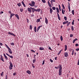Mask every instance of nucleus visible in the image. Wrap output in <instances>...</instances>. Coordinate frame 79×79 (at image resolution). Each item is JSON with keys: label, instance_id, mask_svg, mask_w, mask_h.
<instances>
[{"label": "nucleus", "instance_id": "f257e3e1", "mask_svg": "<svg viewBox=\"0 0 79 79\" xmlns=\"http://www.w3.org/2000/svg\"><path fill=\"white\" fill-rule=\"evenodd\" d=\"M58 68H59V76H61L62 73H61L62 72H61L62 69V67L61 65H60L58 66Z\"/></svg>", "mask_w": 79, "mask_h": 79}, {"label": "nucleus", "instance_id": "f03ea898", "mask_svg": "<svg viewBox=\"0 0 79 79\" xmlns=\"http://www.w3.org/2000/svg\"><path fill=\"white\" fill-rule=\"evenodd\" d=\"M27 10L28 12H29V13H32V10H31V7L30 8H28Z\"/></svg>", "mask_w": 79, "mask_h": 79}, {"label": "nucleus", "instance_id": "7ed1b4c3", "mask_svg": "<svg viewBox=\"0 0 79 79\" xmlns=\"http://www.w3.org/2000/svg\"><path fill=\"white\" fill-rule=\"evenodd\" d=\"M1 60L3 62H5V61H4V60L3 59V57L2 56V55H1V58H0Z\"/></svg>", "mask_w": 79, "mask_h": 79}, {"label": "nucleus", "instance_id": "20e7f679", "mask_svg": "<svg viewBox=\"0 0 79 79\" xmlns=\"http://www.w3.org/2000/svg\"><path fill=\"white\" fill-rule=\"evenodd\" d=\"M45 23L46 24H48V19H47V17L45 18Z\"/></svg>", "mask_w": 79, "mask_h": 79}, {"label": "nucleus", "instance_id": "39448f33", "mask_svg": "<svg viewBox=\"0 0 79 79\" xmlns=\"http://www.w3.org/2000/svg\"><path fill=\"white\" fill-rule=\"evenodd\" d=\"M57 15L59 20H61V18H60V15H59V14H58V13H57Z\"/></svg>", "mask_w": 79, "mask_h": 79}, {"label": "nucleus", "instance_id": "423d86ee", "mask_svg": "<svg viewBox=\"0 0 79 79\" xmlns=\"http://www.w3.org/2000/svg\"><path fill=\"white\" fill-rule=\"evenodd\" d=\"M48 4L49 7H50V8H52V5L50 4V2L49 1H48Z\"/></svg>", "mask_w": 79, "mask_h": 79}, {"label": "nucleus", "instance_id": "0eeeda50", "mask_svg": "<svg viewBox=\"0 0 79 79\" xmlns=\"http://www.w3.org/2000/svg\"><path fill=\"white\" fill-rule=\"evenodd\" d=\"M64 55L65 57H67L68 56V52H65L64 53Z\"/></svg>", "mask_w": 79, "mask_h": 79}, {"label": "nucleus", "instance_id": "6e6552de", "mask_svg": "<svg viewBox=\"0 0 79 79\" xmlns=\"http://www.w3.org/2000/svg\"><path fill=\"white\" fill-rule=\"evenodd\" d=\"M42 27V25L40 26L39 27H38V28L37 29V32L39 31V29H40V27Z\"/></svg>", "mask_w": 79, "mask_h": 79}, {"label": "nucleus", "instance_id": "1a4fd4ad", "mask_svg": "<svg viewBox=\"0 0 79 79\" xmlns=\"http://www.w3.org/2000/svg\"><path fill=\"white\" fill-rule=\"evenodd\" d=\"M15 14L11 13L10 15V19L12 18V17L13 16H15Z\"/></svg>", "mask_w": 79, "mask_h": 79}, {"label": "nucleus", "instance_id": "9d476101", "mask_svg": "<svg viewBox=\"0 0 79 79\" xmlns=\"http://www.w3.org/2000/svg\"><path fill=\"white\" fill-rule=\"evenodd\" d=\"M31 10H32V11H36V9L34 8H32V7H31Z\"/></svg>", "mask_w": 79, "mask_h": 79}, {"label": "nucleus", "instance_id": "9b49d317", "mask_svg": "<svg viewBox=\"0 0 79 79\" xmlns=\"http://www.w3.org/2000/svg\"><path fill=\"white\" fill-rule=\"evenodd\" d=\"M8 34H10V35H14V36H16V35H14L12 33H11V32H8Z\"/></svg>", "mask_w": 79, "mask_h": 79}, {"label": "nucleus", "instance_id": "f8f14e48", "mask_svg": "<svg viewBox=\"0 0 79 79\" xmlns=\"http://www.w3.org/2000/svg\"><path fill=\"white\" fill-rule=\"evenodd\" d=\"M50 10V12L51 14H52V12H53V10H52V8H49Z\"/></svg>", "mask_w": 79, "mask_h": 79}, {"label": "nucleus", "instance_id": "ddd939ff", "mask_svg": "<svg viewBox=\"0 0 79 79\" xmlns=\"http://www.w3.org/2000/svg\"><path fill=\"white\" fill-rule=\"evenodd\" d=\"M9 64H10V65L9 66H10V67H13V64H12V63L11 62H9Z\"/></svg>", "mask_w": 79, "mask_h": 79}, {"label": "nucleus", "instance_id": "4468645a", "mask_svg": "<svg viewBox=\"0 0 79 79\" xmlns=\"http://www.w3.org/2000/svg\"><path fill=\"white\" fill-rule=\"evenodd\" d=\"M39 50H44V48L42 47H40Z\"/></svg>", "mask_w": 79, "mask_h": 79}, {"label": "nucleus", "instance_id": "2eb2a0df", "mask_svg": "<svg viewBox=\"0 0 79 79\" xmlns=\"http://www.w3.org/2000/svg\"><path fill=\"white\" fill-rule=\"evenodd\" d=\"M26 73H28V74H31V71H29V70H27V72Z\"/></svg>", "mask_w": 79, "mask_h": 79}, {"label": "nucleus", "instance_id": "dca6fc26", "mask_svg": "<svg viewBox=\"0 0 79 79\" xmlns=\"http://www.w3.org/2000/svg\"><path fill=\"white\" fill-rule=\"evenodd\" d=\"M76 40H77V39L76 38L75 39H74L73 41V43H74V42H75Z\"/></svg>", "mask_w": 79, "mask_h": 79}, {"label": "nucleus", "instance_id": "f3484780", "mask_svg": "<svg viewBox=\"0 0 79 79\" xmlns=\"http://www.w3.org/2000/svg\"><path fill=\"white\" fill-rule=\"evenodd\" d=\"M40 9H37V10L36 9V11H38V12H40Z\"/></svg>", "mask_w": 79, "mask_h": 79}, {"label": "nucleus", "instance_id": "a211bd4d", "mask_svg": "<svg viewBox=\"0 0 79 79\" xmlns=\"http://www.w3.org/2000/svg\"><path fill=\"white\" fill-rule=\"evenodd\" d=\"M67 50V45H65V49L64 51H66V50Z\"/></svg>", "mask_w": 79, "mask_h": 79}, {"label": "nucleus", "instance_id": "6ab92c4d", "mask_svg": "<svg viewBox=\"0 0 79 79\" xmlns=\"http://www.w3.org/2000/svg\"><path fill=\"white\" fill-rule=\"evenodd\" d=\"M68 23V21H65V22H64L63 23V24H67Z\"/></svg>", "mask_w": 79, "mask_h": 79}, {"label": "nucleus", "instance_id": "aec40b11", "mask_svg": "<svg viewBox=\"0 0 79 79\" xmlns=\"http://www.w3.org/2000/svg\"><path fill=\"white\" fill-rule=\"evenodd\" d=\"M31 3L33 5H34V6H35V2H34L31 1Z\"/></svg>", "mask_w": 79, "mask_h": 79}, {"label": "nucleus", "instance_id": "412c9836", "mask_svg": "<svg viewBox=\"0 0 79 79\" xmlns=\"http://www.w3.org/2000/svg\"><path fill=\"white\" fill-rule=\"evenodd\" d=\"M29 5L31 6H35L33 5L32 3H29Z\"/></svg>", "mask_w": 79, "mask_h": 79}, {"label": "nucleus", "instance_id": "4be33fe9", "mask_svg": "<svg viewBox=\"0 0 79 79\" xmlns=\"http://www.w3.org/2000/svg\"><path fill=\"white\" fill-rule=\"evenodd\" d=\"M8 52L10 53V54H12V52H11V50L10 49V50H9V49L8 50Z\"/></svg>", "mask_w": 79, "mask_h": 79}, {"label": "nucleus", "instance_id": "5701e85b", "mask_svg": "<svg viewBox=\"0 0 79 79\" xmlns=\"http://www.w3.org/2000/svg\"><path fill=\"white\" fill-rule=\"evenodd\" d=\"M30 30L32 29V26L31 25H30Z\"/></svg>", "mask_w": 79, "mask_h": 79}, {"label": "nucleus", "instance_id": "b1692460", "mask_svg": "<svg viewBox=\"0 0 79 79\" xmlns=\"http://www.w3.org/2000/svg\"><path fill=\"white\" fill-rule=\"evenodd\" d=\"M3 72H2V73L1 74V76L2 77H3V73H4Z\"/></svg>", "mask_w": 79, "mask_h": 79}, {"label": "nucleus", "instance_id": "393cba45", "mask_svg": "<svg viewBox=\"0 0 79 79\" xmlns=\"http://www.w3.org/2000/svg\"><path fill=\"white\" fill-rule=\"evenodd\" d=\"M62 6L63 10H64V9H65V7H64V5L63 4H62Z\"/></svg>", "mask_w": 79, "mask_h": 79}, {"label": "nucleus", "instance_id": "a878e982", "mask_svg": "<svg viewBox=\"0 0 79 79\" xmlns=\"http://www.w3.org/2000/svg\"><path fill=\"white\" fill-rule=\"evenodd\" d=\"M17 5L19 6H21V4L20 3H19L17 4Z\"/></svg>", "mask_w": 79, "mask_h": 79}, {"label": "nucleus", "instance_id": "bb28decb", "mask_svg": "<svg viewBox=\"0 0 79 79\" xmlns=\"http://www.w3.org/2000/svg\"><path fill=\"white\" fill-rule=\"evenodd\" d=\"M72 13L73 15H74V10H72Z\"/></svg>", "mask_w": 79, "mask_h": 79}, {"label": "nucleus", "instance_id": "cd10ccee", "mask_svg": "<svg viewBox=\"0 0 79 79\" xmlns=\"http://www.w3.org/2000/svg\"><path fill=\"white\" fill-rule=\"evenodd\" d=\"M45 60H43V63L42 64L43 65H44V64H45Z\"/></svg>", "mask_w": 79, "mask_h": 79}, {"label": "nucleus", "instance_id": "c85d7f7f", "mask_svg": "<svg viewBox=\"0 0 79 79\" xmlns=\"http://www.w3.org/2000/svg\"><path fill=\"white\" fill-rule=\"evenodd\" d=\"M60 39L61 41H63V37H62V35L60 36Z\"/></svg>", "mask_w": 79, "mask_h": 79}, {"label": "nucleus", "instance_id": "c756f323", "mask_svg": "<svg viewBox=\"0 0 79 79\" xmlns=\"http://www.w3.org/2000/svg\"><path fill=\"white\" fill-rule=\"evenodd\" d=\"M4 58H5V60H8V57H7V56H5V57H4Z\"/></svg>", "mask_w": 79, "mask_h": 79}, {"label": "nucleus", "instance_id": "7c9ffc66", "mask_svg": "<svg viewBox=\"0 0 79 79\" xmlns=\"http://www.w3.org/2000/svg\"><path fill=\"white\" fill-rule=\"evenodd\" d=\"M74 50H72V55H74Z\"/></svg>", "mask_w": 79, "mask_h": 79}, {"label": "nucleus", "instance_id": "2f4dec72", "mask_svg": "<svg viewBox=\"0 0 79 79\" xmlns=\"http://www.w3.org/2000/svg\"><path fill=\"white\" fill-rule=\"evenodd\" d=\"M52 9L53 10H56V7H52Z\"/></svg>", "mask_w": 79, "mask_h": 79}, {"label": "nucleus", "instance_id": "473e14b6", "mask_svg": "<svg viewBox=\"0 0 79 79\" xmlns=\"http://www.w3.org/2000/svg\"><path fill=\"white\" fill-rule=\"evenodd\" d=\"M39 21H40V19H37V20H36L37 23H39Z\"/></svg>", "mask_w": 79, "mask_h": 79}, {"label": "nucleus", "instance_id": "72a5a7b5", "mask_svg": "<svg viewBox=\"0 0 79 79\" xmlns=\"http://www.w3.org/2000/svg\"><path fill=\"white\" fill-rule=\"evenodd\" d=\"M12 69H13V67H10V66H9V69L11 70Z\"/></svg>", "mask_w": 79, "mask_h": 79}, {"label": "nucleus", "instance_id": "f704fd0d", "mask_svg": "<svg viewBox=\"0 0 79 79\" xmlns=\"http://www.w3.org/2000/svg\"><path fill=\"white\" fill-rule=\"evenodd\" d=\"M35 59H34L33 60V63H35Z\"/></svg>", "mask_w": 79, "mask_h": 79}, {"label": "nucleus", "instance_id": "c9c22d12", "mask_svg": "<svg viewBox=\"0 0 79 79\" xmlns=\"http://www.w3.org/2000/svg\"><path fill=\"white\" fill-rule=\"evenodd\" d=\"M64 19L65 21H67V17L66 16L64 17Z\"/></svg>", "mask_w": 79, "mask_h": 79}, {"label": "nucleus", "instance_id": "e433bc0d", "mask_svg": "<svg viewBox=\"0 0 79 79\" xmlns=\"http://www.w3.org/2000/svg\"><path fill=\"white\" fill-rule=\"evenodd\" d=\"M71 28L72 31H74V28L73 27V26H71Z\"/></svg>", "mask_w": 79, "mask_h": 79}, {"label": "nucleus", "instance_id": "4c0bfd02", "mask_svg": "<svg viewBox=\"0 0 79 79\" xmlns=\"http://www.w3.org/2000/svg\"><path fill=\"white\" fill-rule=\"evenodd\" d=\"M6 47L7 48H8V50H11V49H10V48H9L8 46H7Z\"/></svg>", "mask_w": 79, "mask_h": 79}, {"label": "nucleus", "instance_id": "58836bf2", "mask_svg": "<svg viewBox=\"0 0 79 79\" xmlns=\"http://www.w3.org/2000/svg\"><path fill=\"white\" fill-rule=\"evenodd\" d=\"M70 23H71V22H69L67 24V26H69L70 24Z\"/></svg>", "mask_w": 79, "mask_h": 79}, {"label": "nucleus", "instance_id": "ea45409f", "mask_svg": "<svg viewBox=\"0 0 79 79\" xmlns=\"http://www.w3.org/2000/svg\"><path fill=\"white\" fill-rule=\"evenodd\" d=\"M62 14H63V15L64 14V12L63 11V9H62Z\"/></svg>", "mask_w": 79, "mask_h": 79}, {"label": "nucleus", "instance_id": "a19ab883", "mask_svg": "<svg viewBox=\"0 0 79 79\" xmlns=\"http://www.w3.org/2000/svg\"><path fill=\"white\" fill-rule=\"evenodd\" d=\"M61 51L60 50L59 52V53H58V55H60V54L61 53Z\"/></svg>", "mask_w": 79, "mask_h": 79}, {"label": "nucleus", "instance_id": "79ce46f5", "mask_svg": "<svg viewBox=\"0 0 79 79\" xmlns=\"http://www.w3.org/2000/svg\"><path fill=\"white\" fill-rule=\"evenodd\" d=\"M50 61L51 62V63H53V60L51 59H50Z\"/></svg>", "mask_w": 79, "mask_h": 79}, {"label": "nucleus", "instance_id": "37998d69", "mask_svg": "<svg viewBox=\"0 0 79 79\" xmlns=\"http://www.w3.org/2000/svg\"><path fill=\"white\" fill-rule=\"evenodd\" d=\"M42 1L43 3H45L46 2L45 1V0H42Z\"/></svg>", "mask_w": 79, "mask_h": 79}, {"label": "nucleus", "instance_id": "c03bdc74", "mask_svg": "<svg viewBox=\"0 0 79 79\" xmlns=\"http://www.w3.org/2000/svg\"><path fill=\"white\" fill-rule=\"evenodd\" d=\"M21 12H23V9L20 8V9Z\"/></svg>", "mask_w": 79, "mask_h": 79}, {"label": "nucleus", "instance_id": "a18cd8bd", "mask_svg": "<svg viewBox=\"0 0 79 79\" xmlns=\"http://www.w3.org/2000/svg\"><path fill=\"white\" fill-rule=\"evenodd\" d=\"M10 44L11 45H12L13 46L14 45V43H10Z\"/></svg>", "mask_w": 79, "mask_h": 79}, {"label": "nucleus", "instance_id": "49530a36", "mask_svg": "<svg viewBox=\"0 0 79 79\" xmlns=\"http://www.w3.org/2000/svg\"><path fill=\"white\" fill-rule=\"evenodd\" d=\"M9 56L10 57V58H13V56Z\"/></svg>", "mask_w": 79, "mask_h": 79}, {"label": "nucleus", "instance_id": "de8ad7c7", "mask_svg": "<svg viewBox=\"0 0 79 79\" xmlns=\"http://www.w3.org/2000/svg\"><path fill=\"white\" fill-rule=\"evenodd\" d=\"M74 20H73L72 22V25H74Z\"/></svg>", "mask_w": 79, "mask_h": 79}, {"label": "nucleus", "instance_id": "09e8293b", "mask_svg": "<svg viewBox=\"0 0 79 79\" xmlns=\"http://www.w3.org/2000/svg\"><path fill=\"white\" fill-rule=\"evenodd\" d=\"M73 37V34L70 35V37Z\"/></svg>", "mask_w": 79, "mask_h": 79}, {"label": "nucleus", "instance_id": "8fccbe9b", "mask_svg": "<svg viewBox=\"0 0 79 79\" xmlns=\"http://www.w3.org/2000/svg\"><path fill=\"white\" fill-rule=\"evenodd\" d=\"M31 51H32V52H34V53L35 52V51H34V50H33L32 49H31Z\"/></svg>", "mask_w": 79, "mask_h": 79}, {"label": "nucleus", "instance_id": "3c124183", "mask_svg": "<svg viewBox=\"0 0 79 79\" xmlns=\"http://www.w3.org/2000/svg\"><path fill=\"white\" fill-rule=\"evenodd\" d=\"M76 51H77V52L78 51H79V48L76 49Z\"/></svg>", "mask_w": 79, "mask_h": 79}, {"label": "nucleus", "instance_id": "603ef678", "mask_svg": "<svg viewBox=\"0 0 79 79\" xmlns=\"http://www.w3.org/2000/svg\"><path fill=\"white\" fill-rule=\"evenodd\" d=\"M16 74V73H14L13 74V76H15Z\"/></svg>", "mask_w": 79, "mask_h": 79}, {"label": "nucleus", "instance_id": "864d4df0", "mask_svg": "<svg viewBox=\"0 0 79 79\" xmlns=\"http://www.w3.org/2000/svg\"><path fill=\"white\" fill-rule=\"evenodd\" d=\"M15 16L16 17L18 16V14H15Z\"/></svg>", "mask_w": 79, "mask_h": 79}, {"label": "nucleus", "instance_id": "5fc2aeb1", "mask_svg": "<svg viewBox=\"0 0 79 79\" xmlns=\"http://www.w3.org/2000/svg\"><path fill=\"white\" fill-rule=\"evenodd\" d=\"M68 9L69 10H70V5L68 6Z\"/></svg>", "mask_w": 79, "mask_h": 79}, {"label": "nucleus", "instance_id": "6e6d98bb", "mask_svg": "<svg viewBox=\"0 0 79 79\" xmlns=\"http://www.w3.org/2000/svg\"><path fill=\"white\" fill-rule=\"evenodd\" d=\"M0 45L2 46V45H3V44L1 43H0Z\"/></svg>", "mask_w": 79, "mask_h": 79}, {"label": "nucleus", "instance_id": "4d7b16f0", "mask_svg": "<svg viewBox=\"0 0 79 79\" xmlns=\"http://www.w3.org/2000/svg\"><path fill=\"white\" fill-rule=\"evenodd\" d=\"M59 9H60L61 6H60V4H59Z\"/></svg>", "mask_w": 79, "mask_h": 79}, {"label": "nucleus", "instance_id": "13d9d810", "mask_svg": "<svg viewBox=\"0 0 79 79\" xmlns=\"http://www.w3.org/2000/svg\"><path fill=\"white\" fill-rule=\"evenodd\" d=\"M7 78H8V76L7 75H6V79H7Z\"/></svg>", "mask_w": 79, "mask_h": 79}, {"label": "nucleus", "instance_id": "bf43d9fd", "mask_svg": "<svg viewBox=\"0 0 79 79\" xmlns=\"http://www.w3.org/2000/svg\"><path fill=\"white\" fill-rule=\"evenodd\" d=\"M34 31L35 32H37V29H34Z\"/></svg>", "mask_w": 79, "mask_h": 79}, {"label": "nucleus", "instance_id": "052dcab7", "mask_svg": "<svg viewBox=\"0 0 79 79\" xmlns=\"http://www.w3.org/2000/svg\"><path fill=\"white\" fill-rule=\"evenodd\" d=\"M78 45H79L78 44H75V46H76V47H77V46H78Z\"/></svg>", "mask_w": 79, "mask_h": 79}, {"label": "nucleus", "instance_id": "680f3d73", "mask_svg": "<svg viewBox=\"0 0 79 79\" xmlns=\"http://www.w3.org/2000/svg\"><path fill=\"white\" fill-rule=\"evenodd\" d=\"M22 3L23 4V5H24V2H23V1H22Z\"/></svg>", "mask_w": 79, "mask_h": 79}, {"label": "nucleus", "instance_id": "e2e57ef3", "mask_svg": "<svg viewBox=\"0 0 79 79\" xmlns=\"http://www.w3.org/2000/svg\"><path fill=\"white\" fill-rule=\"evenodd\" d=\"M3 12L2 11L1 12H0V15H2V14H3Z\"/></svg>", "mask_w": 79, "mask_h": 79}, {"label": "nucleus", "instance_id": "0e129e2a", "mask_svg": "<svg viewBox=\"0 0 79 79\" xmlns=\"http://www.w3.org/2000/svg\"><path fill=\"white\" fill-rule=\"evenodd\" d=\"M48 49H49V50H52V49H51V48L50 47H49L48 48Z\"/></svg>", "mask_w": 79, "mask_h": 79}, {"label": "nucleus", "instance_id": "69168bd1", "mask_svg": "<svg viewBox=\"0 0 79 79\" xmlns=\"http://www.w3.org/2000/svg\"><path fill=\"white\" fill-rule=\"evenodd\" d=\"M16 18H17V19H19V16L18 17H17Z\"/></svg>", "mask_w": 79, "mask_h": 79}, {"label": "nucleus", "instance_id": "338daca9", "mask_svg": "<svg viewBox=\"0 0 79 79\" xmlns=\"http://www.w3.org/2000/svg\"><path fill=\"white\" fill-rule=\"evenodd\" d=\"M27 23H29V19H27Z\"/></svg>", "mask_w": 79, "mask_h": 79}, {"label": "nucleus", "instance_id": "774afa93", "mask_svg": "<svg viewBox=\"0 0 79 79\" xmlns=\"http://www.w3.org/2000/svg\"><path fill=\"white\" fill-rule=\"evenodd\" d=\"M56 9L57 10H59V9L58 7H56Z\"/></svg>", "mask_w": 79, "mask_h": 79}]
</instances>
